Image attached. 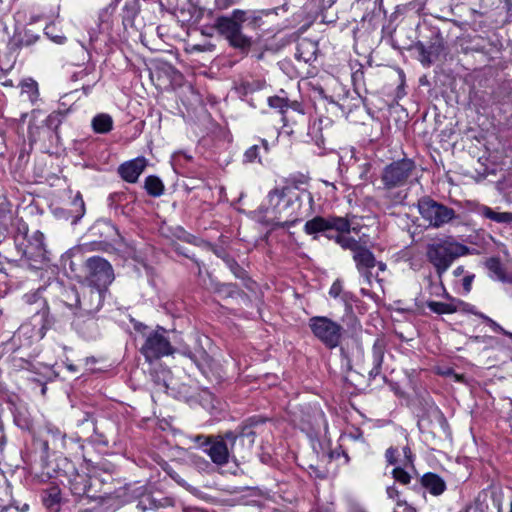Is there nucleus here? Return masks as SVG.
<instances>
[{"label":"nucleus","instance_id":"9b49d317","mask_svg":"<svg viewBox=\"0 0 512 512\" xmlns=\"http://www.w3.org/2000/svg\"><path fill=\"white\" fill-rule=\"evenodd\" d=\"M53 319L47 321H37L22 324L13 335V341L20 342L22 346H29L33 340H40L44 337L46 331L53 325Z\"/></svg>","mask_w":512,"mask_h":512},{"label":"nucleus","instance_id":"a211bd4d","mask_svg":"<svg viewBox=\"0 0 512 512\" xmlns=\"http://www.w3.org/2000/svg\"><path fill=\"white\" fill-rule=\"evenodd\" d=\"M386 341L384 338H377L372 346L371 358L372 368L369 371V377L375 379L381 373V368L386 352Z\"/></svg>","mask_w":512,"mask_h":512},{"label":"nucleus","instance_id":"680f3d73","mask_svg":"<svg viewBox=\"0 0 512 512\" xmlns=\"http://www.w3.org/2000/svg\"><path fill=\"white\" fill-rule=\"evenodd\" d=\"M394 512H416L415 508L409 505L405 500H402L396 505Z\"/></svg>","mask_w":512,"mask_h":512},{"label":"nucleus","instance_id":"1a4fd4ad","mask_svg":"<svg viewBox=\"0 0 512 512\" xmlns=\"http://www.w3.org/2000/svg\"><path fill=\"white\" fill-rule=\"evenodd\" d=\"M417 207L421 217L434 228H440L456 217L454 209L428 196L419 199Z\"/></svg>","mask_w":512,"mask_h":512},{"label":"nucleus","instance_id":"f03ea898","mask_svg":"<svg viewBox=\"0 0 512 512\" xmlns=\"http://www.w3.org/2000/svg\"><path fill=\"white\" fill-rule=\"evenodd\" d=\"M264 10L235 9L229 15L219 16L215 20V28L233 48L243 52L248 51L252 45V38L243 33V28L256 30L263 24Z\"/></svg>","mask_w":512,"mask_h":512},{"label":"nucleus","instance_id":"aec40b11","mask_svg":"<svg viewBox=\"0 0 512 512\" xmlns=\"http://www.w3.org/2000/svg\"><path fill=\"white\" fill-rule=\"evenodd\" d=\"M317 44L311 40L303 39L297 44L295 56L305 63L316 59Z\"/></svg>","mask_w":512,"mask_h":512},{"label":"nucleus","instance_id":"dca6fc26","mask_svg":"<svg viewBox=\"0 0 512 512\" xmlns=\"http://www.w3.org/2000/svg\"><path fill=\"white\" fill-rule=\"evenodd\" d=\"M415 48L419 53V61L424 66H430L443 50V39L438 33L434 41L430 42L428 45L418 42Z\"/></svg>","mask_w":512,"mask_h":512},{"label":"nucleus","instance_id":"5701e85b","mask_svg":"<svg viewBox=\"0 0 512 512\" xmlns=\"http://www.w3.org/2000/svg\"><path fill=\"white\" fill-rule=\"evenodd\" d=\"M43 504L52 512H57L61 503V491L57 486L46 489L42 494Z\"/></svg>","mask_w":512,"mask_h":512},{"label":"nucleus","instance_id":"c85d7f7f","mask_svg":"<svg viewBox=\"0 0 512 512\" xmlns=\"http://www.w3.org/2000/svg\"><path fill=\"white\" fill-rule=\"evenodd\" d=\"M485 267L489 271V276L498 281H506V274L499 258L492 257L486 260Z\"/></svg>","mask_w":512,"mask_h":512},{"label":"nucleus","instance_id":"a19ab883","mask_svg":"<svg viewBox=\"0 0 512 512\" xmlns=\"http://www.w3.org/2000/svg\"><path fill=\"white\" fill-rule=\"evenodd\" d=\"M156 498L150 494L143 495L137 503V508L140 511L155 510Z\"/></svg>","mask_w":512,"mask_h":512},{"label":"nucleus","instance_id":"ddd939ff","mask_svg":"<svg viewBox=\"0 0 512 512\" xmlns=\"http://www.w3.org/2000/svg\"><path fill=\"white\" fill-rule=\"evenodd\" d=\"M234 447L231 448V441L224 436H214L204 452L210 457L213 463L223 466L228 463L230 453L233 452Z\"/></svg>","mask_w":512,"mask_h":512},{"label":"nucleus","instance_id":"393cba45","mask_svg":"<svg viewBox=\"0 0 512 512\" xmlns=\"http://www.w3.org/2000/svg\"><path fill=\"white\" fill-rule=\"evenodd\" d=\"M328 218L316 216L313 219L307 221L304 225V231L308 235H315L318 233L329 232Z\"/></svg>","mask_w":512,"mask_h":512},{"label":"nucleus","instance_id":"c756f323","mask_svg":"<svg viewBox=\"0 0 512 512\" xmlns=\"http://www.w3.org/2000/svg\"><path fill=\"white\" fill-rule=\"evenodd\" d=\"M335 242L341 248L352 251L353 255L363 246L357 239L348 234H336Z\"/></svg>","mask_w":512,"mask_h":512},{"label":"nucleus","instance_id":"ea45409f","mask_svg":"<svg viewBox=\"0 0 512 512\" xmlns=\"http://www.w3.org/2000/svg\"><path fill=\"white\" fill-rule=\"evenodd\" d=\"M322 119L315 120L310 126L308 130V135L311 136V138L315 141V143L320 146L323 144V136L320 134L321 126H322Z\"/></svg>","mask_w":512,"mask_h":512},{"label":"nucleus","instance_id":"473e14b6","mask_svg":"<svg viewBox=\"0 0 512 512\" xmlns=\"http://www.w3.org/2000/svg\"><path fill=\"white\" fill-rule=\"evenodd\" d=\"M73 220L72 224H77V222L84 216L85 214V203L82 198V195L78 192L73 201H72V210Z\"/></svg>","mask_w":512,"mask_h":512},{"label":"nucleus","instance_id":"cd10ccee","mask_svg":"<svg viewBox=\"0 0 512 512\" xmlns=\"http://www.w3.org/2000/svg\"><path fill=\"white\" fill-rule=\"evenodd\" d=\"M144 188L149 196L160 197L164 194L165 186L162 180L155 175H149L144 181Z\"/></svg>","mask_w":512,"mask_h":512},{"label":"nucleus","instance_id":"7ed1b4c3","mask_svg":"<svg viewBox=\"0 0 512 512\" xmlns=\"http://www.w3.org/2000/svg\"><path fill=\"white\" fill-rule=\"evenodd\" d=\"M417 165L410 158L391 162L383 168L381 182L387 191L385 197L392 206L402 204L407 198V190L401 189L418 182Z\"/></svg>","mask_w":512,"mask_h":512},{"label":"nucleus","instance_id":"6e6d98bb","mask_svg":"<svg viewBox=\"0 0 512 512\" xmlns=\"http://www.w3.org/2000/svg\"><path fill=\"white\" fill-rule=\"evenodd\" d=\"M398 450L394 447H390L386 450L385 458L391 465L397 464Z\"/></svg>","mask_w":512,"mask_h":512},{"label":"nucleus","instance_id":"f704fd0d","mask_svg":"<svg viewBox=\"0 0 512 512\" xmlns=\"http://www.w3.org/2000/svg\"><path fill=\"white\" fill-rule=\"evenodd\" d=\"M408 467L402 466H396L392 470V476L398 483L402 485H408L411 482L412 476L407 470Z\"/></svg>","mask_w":512,"mask_h":512},{"label":"nucleus","instance_id":"0e129e2a","mask_svg":"<svg viewBox=\"0 0 512 512\" xmlns=\"http://www.w3.org/2000/svg\"><path fill=\"white\" fill-rule=\"evenodd\" d=\"M364 72L361 69L356 70L352 74V81L355 87H358L360 83L363 81Z\"/></svg>","mask_w":512,"mask_h":512},{"label":"nucleus","instance_id":"bb28decb","mask_svg":"<svg viewBox=\"0 0 512 512\" xmlns=\"http://www.w3.org/2000/svg\"><path fill=\"white\" fill-rule=\"evenodd\" d=\"M46 431H47V434L49 435L50 439H47L45 441V446H47L48 443L51 442L55 449H64L65 448V446H66L65 433H63L58 427H56L52 424L46 425Z\"/></svg>","mask_w":512,"mask_h":512},{"label":"nucleus","instance_id":"338daca9","mask_svg":"<svg viewBox=\"0 0 512 512\" xmlns=\"http://www.w3.org/2000/svg\"><path fill=\"white\" fill-rule=\"evenodd\" d=\"M288 108H291L294 111H297V112L303 114V110H302L300 104L297 102H291V103L289 102Z\"/></svg>","mask_w":512,"mask_h":512},{"label":"nucleus","instance_id":"a18cd8bd","mask_svg":"<svg viewBox=\"0 0 512 512\" xmlns=\"http://www.w3.org/2000/svg\"><path fill=\"white\" fill-rule=\"evenodd\" d=\"M39 39V35L33 34L30 31H25L23 36L19 39V45L28 47L36 43Z\"/></svg>","mask_w":512,"mask_h":512},{"label":"nucleus","instance_id":"de8ad7c7","mask_svg":"<svg viewBox=\"0 0 512 512\" xmlns=\"http://www.w3.org/2000/svg\"><path fill=\"white\" fill-rule=\"evenodd\" d=\"M345 290L343 289V283L341 280L337 279L333 282L329 289V295L334 298H340Z\"/></svg>","mask_w":512,"mask_h":512},{"label":"nucleus","instance_id":"79ce46f5","mask_svg":"<svg viewBox=\"0 0 512 512\" xmlns=\"http://www.w3.org/2000/svg\"><path fill=\"white\" fill-rule=\"evenodd\" d=\"M268 104L271 108L279 109L281 113L288 109L289 101L280 96H272L268 98Z\"/></svg>","mask_w":512,"mask_h":512},{"label":"nucleus","instance_id":"a878e982","mask_svg":"<svg viewBox=\"0 0 512 512\" xmlns=\"http://www.w3.org/2000/svg\"><path fill=\"white\" fill-rule=\"evenodd\" d=\"M256 434L250 427H244L239 434L229 431L226 432V439L231 441V448L235 446L237 441L241 443L248 442L249 447H252L255 441Z\"/></svg>","mask_w":512,"mask_h":512},{"label":"nucleus","instance_id":"bf43d9fd","mask_svg":"<svg viewBox=\"0 0 512 512\" xmlns=\"http://www.w3.org/2000/svg\"><path fill=\"white\" fill-rule=\"evenodd\" d=\"M169 476L180 486L186 488L189 491H192V486H190L183 478L180 477L176 472H169Z\"/></svg>","mask_w":512,"mask_h":512},{"label":"nucleus","instance_id":"f8f14e48","mask_svg":"<svg viewBox=\"0 0 512 512\" xmlns=\"http://www.w3.org/2000/svg\"><path fill=\"white\" fill-rule=\"evenodd\" d=\"M23 301L26 305L27 313L32 315L33 321H37L38 319H41V321L53 319L50 315L47 300L41 294V289L26 293L23 296Z\"/></svg>","mask_w":512,"mask_h":512},{"label":"nucleus","instance_id":"39448f33","mask_svg":"<svg viewBox=\"0 0 512 512\" xmlns=\"http://www.w3.org/2000/svg\"><path fill=\"white\" fill-rule=\"evenodd\" d=\"M134 328L144 338L140 352L147 362L151 363L163 356L174 353V348L166 336L167 331L163 327L157 326L156 329L152 330L142 323H137Z\"/></svg>","mask_w":512,"mask_h":512},{"label":"nucleus","instance_id":"13d9d810","mask_svg":"<svg viewBox=\"0 0 512 512\" xmlns=\"http://www.w3.org/2000/svg\"><path fill=\"white\" fill-rule=\"evenodd\" d=\"M403 455L404 459L402 461V465H404L405 467H411L413 469L412 452L408 446H405L403 448Z\"/></svg>","mask_w":512,"mask_h":512},{"label":"nucleus","instance_id":"c03bdc74","mask_svg":"<svg viewBox=\"0 0 512 512\" xmlns=\"http://www.w3.org/2000/svg\"><path fill=\"white\" fill-rule=\"evenodd\" d=\"M373 268H365V270H358L359 274L363 277L364 282L367 285H372V280L375 278V281L382 287L383 279L379 277V274L377 273L375 276H373L372 270Z\"/></svg>","mask_w":512,"mask_h":512},{"label":"nucleus","instance_id":"0eeeda50","mask_svg":"<svg viewBox=\"0 0 512 512\" xmlns=\"http://www.w3.org/2000/svg\"><path fill=\"white\" fill-rule=\"evenodd\" d=\"M309 328L313 335L328 349H334L341 343L344 329L336 321L326 316H314L309 319Z\"/></svg>","mask_w":512,"mask_h":512},{"label":"nucleus","instance_id":"e433bc0d","mask_svg":"<svg viewBox=\"0 0 512 512\" xmlns=\"http://www.w3.org/2000/svg\"><path fill=\"white\" fill-rule=\"evenodd\" d=\"M428 291L431 296H442L445 298H450L449 293L446 291V288L443 285L442 278H439V281L437 283H434L431 280H429Z\"/></svg>","mask_w":512,"mask_h":512},{"label":"nucleus","instance_id":"3c124183","mask_svg":"<svg viewBox=\"0 0 512 512\" xmlns=\"http://www.w3.org/2000/svg\"><path fill=\"white\" fill-rule=\"evenodd\" d=\"M218 293L225 294L226 296L232 297L234 294L237 293L236 286L234 284H220L217 288Z\"/></svg>","mask_w":512,"mask_h":512},{"label":"nucleus","instance_id":"b1692460","mask_svg":"<svg viewBox=\"0 0 512 512\" xmlns=\"http://www.w3.org/2000/svg\"><path fill=\"white\" fill-rule=\"evenodd\" d=\"M92 129L98 134H107L113 129V119L109 114L100 113L91 121Z\"/></svg>","mask_w":512,"mask_h":512},{"label":"nucleus","instance_id":"052dcab7","mask_svg":"<svg viewBox=\"0 0 512 512\" xmlns=\"http://www.w3.org/2000/svg\"><path fill=\"white\" fill-rule=\"evenodd\" d=\"M241 0H216V6L218 9L225 10L231 6L237 5Z\"/></svg>","mask_w":512,"mask_h":512},{"label":"nucleus","instance_id":"69168bd1","mask_svg":"<svg viewBox=\"0 0 512 512\" xmlns=\"http://www.w3.org/2000/svg\"><path fill=\"white\" fill-rule=\"evenodd\" d=\"M49 29H50L49 26H47L45 28V34L47 36H49L55 43H57V44H64L66 42V37L63 36V35L50 36Z\"/></svg>","mask_w":512,"mask_h":512},{"label":"nucleus","instance_id":"4c0bfd02","mask_svg":"<svg viewBox=\"0 0 512 512\" xmlns=\"http://www.w3.org/2000/svg\"><path fill=\"white\" fill-rule=\"evenodd\" d=\"M262 86H263V83L258 80L242 81L240 83V85L238 86L237 90L240 93L247 95L249 93H253L256 90H260L262 88Z\"/></svg>","mask_w":512,"mask_h":512},{"label":"nucleus","instance_id":"20e7f679","mask_svg":"<svg viewBox=\"0 0 512 512\" xmlns=\"http://www.w3.org/2000/svg\"><path fill=\"white\" fill-rule=\"evenodd\" d=\"M468 251L467 246L455 241L452 237H446L428 244L426 257L435 268L438 278H442L452 263L466 255Z\"/></svg>","mask_w":512,"mask_h":512},{"label":"nucleus","instance_id":"423d86ee","mask_svg":"<svg viewBox=\"0 0 512 512\" xmlns=\"http://www.w3.org/2000/svg\"><path fill=\"white\" fill-rule=\"evenodd\" d=\"M15 247L20 257L33 268H38L47 260L44 235L40 231H35L30 237L17 236Z\"/></svg>","mask_w":512,"mask_h":512},{"label":"nucleus","instance_id":"09e8293b","mask_svg":"<svg viewBox=\"0 0 512 512\" xmlns=\"http://www.w3.org/2000/svg\"><path fill=\"white\" fill-rule=\"evenodd\" d=\"M191 160H192V156L188 155L187 153L182 152V151L175 152L172 156V161L175 166H181V165H183L184 161H191Z\"/></svg>","mask_w":512,"mask_h":512},{"label":"nucleus","instance_id":"2eb2a0df","mask_svg":"<svg viewBox=\"0 0 512 512\" xmlns=\"http://www.w3.org/2000/svg\"><path fill=\"white\" fill-rule=\"evenodd\" d=\"M113 10L114 8L107 7L99 13L97 28L89 30L90 42L97 41L99 34L105 35L109 40L113 38L115 24Z\"/></svg>","mask_w":512,"mask_h":512},{"label":"nucleus","instance_id":"c9c22d12","mask_svg":"<svg viewBox=\"0 0 512 512\" xmlns=\"http://www.w3.org/2000/svg\"><path fill=\"white\" fill-rule=\"evenodd\" d=\"M66 112L54 111L45 119V125L50 130H57L65 118Z\"/></svg>","mask_w":512,"mask_h":512},{"label":"nucleus","instance_id":"8fccbe9b","mask_svg":"<svg viewBox=\"0 0 512 512\" xmlns=\"http://www.w3.org/2000/svg\"><path fill=\"white\" fill-rule=\"evenodd\" d=\"M93 71H94V66H87V67L83 68L82 70L73 73L71 79L73 81L84 80V78L89 77L91 74H93Z\"/></svg>","mask_w":512,"mask_h":512},{"label":"nucleus","instance_id":"6ab92c4d","mask_svg":"<svg viewBox=\"0 0 512 512\" xmlns=\"http://www.w3.org/2000/svg\"><path fill=\"white\" fill-rule=\"evenodd\" d=\"M420 486L433 496H439L446 490V483L442 477L436 473H425L419 479Z\"/></svg>","mask_w":512,"mask_h":512},{"label":"nucleus","instance_id":"4be33fe9","mask_svg":"<svg viewBox=\"0 0 512 512\" xmlns=\"http://www.w3.org/2000/svg\"><path fill=\"white\" fill-rule=\"evenodd\" d=\"M448 299L450 300L448 303L427 301L426 305L430 311L436 314H452L458 310L460 305L464 304L461 300L452 298L451 296Z\"/></svg>","mask_w":512,"mask_h":512},{"label":"nucleus","instance_id":"2f4dec72","mask_svg":"<svg viewBox=\"0 0 512 512\" xmlns=\"http://www.w3.org/2000/svg\"><path fill=\"white\" fill-rule=\"evenodd\" d=\"M329 231L335 230L336 234H349L350 222L343 217H328Z\"/></svg>","mask_w":512,"mask_h":512},{"label":"nucleus","instance_id":"58836bf2","mask_svg":"<svg viewBox=\"0 0 512 512\" xmlns=\"http://www.w3.org/2000/svg\"><path fill=\"white\" fill-rule=\"evenodd\" d=\"M224 261L230 271L234 274L236 278L245 279L247 274L246 271L231 257L227 256L224 258Z\"/></svg>","mask_w":512,"mask_h":512},{"label":"nucleus","instance_id":"864d4df0","mask_svg":"<svg viewBox=\"0 0 512 512\" xmlns=\"http://www.w3.org/2000/svg\"><path fill=\"white\" fill-rule=\"evenodd\" d=\"M339 299L345 305L346 309H352V303L355 301V296L353 295V293L349 291H344Z\"/></svg>","mask_w":512,"mask_h":512},{"label":"nucleus","instance_id":"f257e3e1","mask_svg":"<svg viewBox=\"0 0 512 512\" xmlns=\"http://www.w3.org/2000/svg\"><path fill=\"white\" fill-rule=\"evenodd\" d=\"M303 200L311 204L312 194L290 186L271 190L267 195V204L263 206L266 222L282 228L294 226L299 221L298 214Z\"/></svg>","mask_w":512,"mask_h":512},{"label":"nucleus","instance_id":"5fc2aeb1","mask_svg":"<svg viewBox=\"0 0 512 512\" xmlns=\"http://www.w3.org/2000/svg\"><path fill=\"white\" fill-rule=\"evenodd\" d=\"M386 493L389 499L396 502V505L402 501L400 497V492L394 485L388 486L386 489Z\"/></svg>","mask_w":512,"mask_h":512},{"label":"nucleus","instance_id":"37998d69","mask_svg":"<svg viewBox=\"0 0 512 512\" xmlns=\"http://www.w3.org/2000/svg\"><path fill=\"white\" fill-rule=\"evenodd\" d=\"M259 149L260 147L258 145H253L248 148L244 153L243 161L245 163H253L255 161L260 162Z\"/></svg>","mask_w":512,"mask_h":512},{"label":"nucleus","instance_id":"412c9836","mask_svg":"<svg viewBox=\"0 0 512 512\" xmlns=\"http://www.w3.org/2000/svg\"><path fill=\"white\" fill-rule=\"evenodd\" d=\"M353 260L356 264L357 270H365V268H374L377 260L372 251L367 247L362 246L354 255Z\"/></svg>","mask_w":512,"mask_h":512},{"label":"nucleus","instance_id":"603ef678","mask_svg":"<svg viewBox=\"0 0 512 512\" xmlns=\"http://www.w3.org/2000/svg\"><path fill=\"white\" fill-rule=\"evenodd\" d=\"M474 278H475V275L472 273H468L463 277L462 287H463L464 294H468L471 291Z\"/></svg>","mask_w":512,"mask_h":512},{"label":"nucleus","instance_id":"f3484780","mask_svg":"<svg viewBox=\"0 0 512 512\" xmlns=\"http://www.w3.org/2000/svg\"><path fill=\"white\" fill-rule=\"evenodd\" d=\"M146 165L147 160L144 157H137L121 164L118 168V172L121 178L126 182L135 183L145 170Z\"/></svg>","mask_w":512,"mask_h":512},{"label":"nucleus","instance_id":"774afa93","mask_svg":"<svg viewBox=\"0 0 512 512\" xmlns=\"http://www.w3.org/2000/svg\"><path fill=\"white\" fill-rule=\"evenodd\" d=\"M348 512H367V511L361 506L351 505Z\"/></svg>","mask_w":512,"mask_h":512},{"label":"nucleus","instance_id":"7c9ffc66","mask_svg":"<svg viewBox=\"0 0 512 512\" xmlns=\"http://www.w3.org/2000/svg\"><path fill=\"white\" fill-rule=\"evenodd\" d=\"M183 354L188 357L198 369H204L209 363V355L204 349L192 352L188 349L183 351Z\"/></svg>","mask_w":512,"mask_h":512},{"label":"nucleus","instance_id":"4d7b16f0","mask_svg":"<svg viewBox=\"0 0 512 512\" xmlns=\"http://www.w3.org/2000/svg\"><path fill=\"white\" fill-rule=\"evenodd\" d=\"M174 503H175V501H174V499L172 497L156 498L155 510L158 509V508L174 506Z\"/></svg>","mask_w":512,"mask_h":512},{"label":"nucleus","instance_id":"72a5a7b5","mask_svg":"<svg viewBox=\"0 0 512 512\" xmlns=\"http://www.w3.org/2000/svg\"><path fill=\"white\" fill-rule=\"evenodd\" d=\"M483 215L497 223H509L512 221V213L507 212H496L489 207H485L483 211Z\"/></svg>","mask_w":512,"mask_h":512},{"label":"nucleus","instance_id":"4468645a","mask_svg":"<svg viewBox=\"0 0 512 512\" xmlns=\"http://www.w3.org/2000/svg\"><path fill=\"white\" fill-rule=\"evenodd\" d=\"M72 325L75 331L86 340H94L100 334L97 319L94 315L76 313Z\"/></svg>","mask_w":512,"mask_h":512},{"label":"nucleus","instance_id":"6e6552de","mask_svg":"<svg viewBox=\"0 0 512 512\" xmlns=\"http://www.w3.org/2000/svg\"><path fill=\"white\" fill-rule=\"evenodd\" d=\"M106 292V289L89 285L83 290L82 295L80 296L74 288H71L66 291V297L67 299L72 297L74 299V303L66 302V304L69 307L78 308L79 311L77 313L94 315L101 309Z\"/></svg>","mask_w":512,"mask_h":512},{"label":"nucleus","instance_id":"49530a36","mask_svg":"<svg viewBox=\"0 0 512 512\" xmlns=\"http://www.w3.org/2000/svg\"><path fill=\"white\" fill-rule=\"evenodd\" d=\"M214 438V436H205V435H193V436H190L189 439L196 443L203 451H204V448H207L208 445L210 444V442L212 441V439Z\"/></svg>","mask_w":512,"mask_h":512},{"label":"nucleus","instance_id":"e2e57ef3","mask_svg":"<svg viewBox=\"0 0 512 512\" xmlns=\"http://www.w3.org/2000/svg\"><path fill=\"white\" fill-rule=\"evenodd\" d=\"M100 77H96L93 75L91 79H88L87 83L83 85L82 89L85 94H88L91 89L95 86V84L99 81Z\"/></svg>","mask_w":512,"mask_h":512},{"label":"nucleus","instance_id":"9d476101","mask_svg":"<svg viewBox=\"0 0 512 512\" xmlns=\"http://www.w3.org/2000/svg\"><path fill=\"white\" fill-rule=\"evenodd\" d=\"M87 281L89 285L107 290L114 280V271L111 264L104 258L93 256L86 261Z\"/></svg>","mask_w":512,"mask_h":512}]
</instances>
